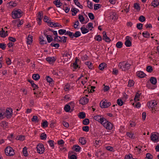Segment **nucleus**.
I'll use <instances>...</instances> for the list:
<instances>
[{"instance_id":"1","label":"nucleus","mask_w":159,"mask_h":159,"mask_svg":"<svg viewBox=\"0 0 159 159\" xmlns=\"http://www.w3.org/2000/svg\"><path fill=\"white\" fill-rule=\"evenodd\" d=\"M131 65L126 61L121 62L119 63L118 67L122 71H126L130 68Z\"/></svg>"},{"instance_id":"2","label":"nucleus","mask_w":159,"mask_h":159,"mask_svg":"<svg viewBox=\"0 0 159 159\" xmlns=\"http://www.w3.org/2000/svg\"><path fill=\"white\" fill-rule=\"evenodd\" d=\"M71 51L69 49L65 51L62 54L63 59L65 61H67L70 60L71 57Z\"/></svg>"},{"instance_id":"3","label":"nucleus","mask_w":159,"mask_h":159,"mask_svg":"<svg viewBox=\"0 0 159 159\" xmlns=\"http://www.w3.org/2000/svg\"><path fill=\"white\" fill-rule=\"evenodd\" d=\"M102 125L105 129L109 130H111L114 127L113 124L106 119Z\"/></svg>"},{"instance_id":"4","label":"nucleus","mask_w":159,"mask_h":159,"mask_svg":"<svg viewBox=\"0 0 159 159\" xmlns=\"http://www.w3.org/2000/svg\"><path fill=\"white\" fill-rule=\"evenodd\" d=\"M65 35H69L70 38H73L74 37L77 38L80 36L81 35V33L80 31H76L75 33L70 32L69 31H67L65 34Z\"/></svg>"},{"instance_id":"5","label":"nucleus","mask_w":159,"mask_h":159,"mask_svg":"<svg viewBox=\"0 0 159 159\" xmlns=\"http://www.w3.org/2000/svg\"><path fill=\"white\" fill-rule=\"evenodd\" d=\"M150 138L151 140L154 143H157L159 142V133L157 132H153L152 133Z\"/></svg>"},{"instance_id":"6","label":"nucleus","mask_w":159,"mask_h":159,"mask_svg":"<svg viewBox=\"0 0 159 159\" xmlns=\"http://www.w3.org/2000/svg\"><path fill=\"white\" fill-rule=\"evenodd\" d=\"M157 105L156 102L154 101L149 102L148 103V106L149 108H151V111L152 113L155 112L156 111L155 107Z\"/></svg>"},{"instance_id":"7","label":"nucleus","mask_w":159,"mask_h":159,"mask_svg":"<svg viewBox=\"0 0 159 159\" xmlns=\"http://www.w3.org/2000/svg\"><path fill=\"white\" fill-rule=\"evenodd\" d=\"M36 148L37 153L40 154H43L45 151L44 146L41 143H39L37 145Z\"/></svg>"},{"instance_id":"8","label":"nucleus","mask_w":159,"mask_h":159,"mask_svg":"<svg viewBox=\"0 0 159 159\" xmlns=\"http://www.w3.org/2000/svg\"><path fill=\"white\" fill-rule=\"evenodd\" d=\"M6 154L7 156H12L15 154V152L12 148L7 147L5 150Z\"/></svg>"},{"instance_id":"9","label":"nucleus","mask_w":159,"mask_h":159,"mask_svg":"<svg viewBox=\"0 0 159 159\" xmlns=\"http://www.w3.org/2000/svg\"><path fill=\"white\" fill-rule=\"evenodd\" d=\"M93 119L102 124L106 119L103 116L101 115L95 116L93 117Z\"/></svg>"},{"instance_id":"10","label":"nucleus","mask_w":159,"mask_h":159,"mask_svg":"<svg viewBox=\"0 0 159 159\" xmlns=\"http://www.w3.org/2000/svg\"><path fill=\"white\" fill-rule=\"evenodd\" d=\"M111 105V102L106 100H102L100 102V106L102 108H107Z\"/></svg>"},{"instance_id":"11","label":"nucleus","mask_w":159,"mask_h":159,"mask_svg":"<svg viewBox=\"0 0 159 159\" xmlns=\"http://www.w3.org/2000/svg\"><path fill=\"white\" fill-rule=\"evenodd\" d=\"M67 37L65 36L62 37L56 36L54 38V40L55 41L57 40L58 42H61L63 43L66 42Z\"/></svg>"},{"instance_id":"12","label":"nucleus","mask_w":159,"mask_h":159,"mask_svg":"<svg viewBox=\"0 0 159 159\" xmlns=\"http://www.w3.org/2000/svg\"><path fill=\"white\" fill-rule=\"evenodd\" d=\"M12 17L14 18H16L19 17L20 16V10L18 9L14 10L12 12Z\"/></svg>"},{"instance_id":"13","label":"nucleus","mask_w":159,"mask_h":159,"mask_svg":"<svg viewBox=\"0 0 159 159\" xmlns=\"http://www.w3.org/2000/svg\"><path fill=\"white\" fill-rule=\"evenodd\" d=\"M131 38L129 36H127L126 37L125 45L127 47H129L131 46Z\"/></svg>"},{"instance_id":"14","label":"nucleus","mask_w":159,"mask_h":159,"mask_svg":"<svg viewBox=\"0 0 159 159\" xmlns=\"http://www.w3.org/2000/svg\"><path fill=\"white\" fill-rule=\"evenodd\" d=\"M17 5L16 2L13 1L8 2L7 4V6L9 9H11L16 6Z\"/></svg>"},{"instance_id":"15","label":"nucleus","mask_w":159,"mask_h":159,"mask_svg":"<svg viewBox=\"0 0 159 159\" xmlns=\"http://www.w3.org/2000/svg\"><path fill=\"white\" fill-rule=\"evenodd\" d=\"M87 97H82L80 100V103L82 105H85L89 101V100L87 98Z\"/></svg>"},{"instance_id":"16","label":"nucleus","mask_w":159,"mask_h":159,"mask_svg":"<svg viewBox=\"0 0 159 159\" xmlns=\"http://www.w3.org/2000/svg\"><path fill=\"white\" fill-rule=\"evenodd\" d=\"M4 114V117L6 116L7 118H10L12 114V110L11 108L7 109Z\"/></svg>"},{"instance_id":"17","label":"nucleus","mask_w":159,"mask_h":159,"mask_svg":"<svg viewBox=\"0 0 159 159\" xmlns=\"http://www.w3.org/2000/svg\"><path fill=\"white\" fill-rule=\"evenodd\" d=\"M39 43L41 45H44L47 43L46 40L45 39V38L42 35H41L39 36Z\"/></svg>"},{"instance_id":"18","label":"nucleus","mask_w":159,"mask_h":159,"mask_svg":"<svg viewBox=\"0 0 159 159\" xmlns=\"http://www.w3.org/2000/svg\"><path fill=\"white\" fill-rule=\"evenodd\" d=\"M8 35L7 30H6L3 28L0 31V36L2 38H5Z\"/></svg>"},{"instance_id":"19","label":"nucleus","mask_w":159,"mask_h":159,"mask_svg":"<svg viewBox=\"0 0 159 159\" xmlns=\"http://www.w3.org/2000/svg\"><path fill=\"white\" fill-rule=\"evenodd\" d=\"M141 94L139 93H136L134 98L133 100V102H134L135 103L139 101L140 99Z\"/></svg>"},{"instance_id":"20","label":"nucleus","mask_w":159,"mask_h":159,"mask_svg":"<svg viewBox=\"0 0 159 159\" xmlns=\"http://www.w3.org/2000/svg\"><path fill=\"white\" fill-rule=\"evenodd\" d=\"M136 75L139 78H142L144 77L146 75L143 72L141 71H139L136 73Z\"/></svg>"},{"instance_id":"21","label":"nucleus","mask_w":159,"mask_h":159,"mask_svg":"<svg viewBox=\"0 0 159 159\" xmlns=\"http://www.w3.org/2000/svg\"><path fill=\"white\" fill-rule=\"evenodd\" d=\"M106 34V32L105 31H103V39L106 42H110L111 41V39L109 37L107 36Z\"/></svg>"},{"instance_id":"22","label":"nucleus","mask_w":159,"mask_h":159,"mask_svg":"<svg viewBox=\"0 0 159 159\" xmlns=\"http://www.w3.org/2000/svg\"><path fill=\"white\" fill-rule=\"evenodd\" d=\"M56 59L55 58L53 57H48L46 58V60L50 64H52L55 62Z\"/></svg>"},{"instance_id":"23","label":"nucleus","mask_w":159,"mask_h":159,"mask_svg":"<svg viewBox=\"0 0 159 159\" xmlns=\"http://www.w3.org/2000/svg\"><path fill=\"white\" fill-rule=\"evenodd\" d=\"M33 42V36L29 34L28 35V37L27 39V45L31 44Z\"/></svg>"},{"instance_id":"24","label":"nucleus","mask_w":159,"mask_h":159,"mask_svg":"<svg viewBox=\"0 0 159 159\" xmlns=\"http://www.w3.org/2000/svg\"><path fill=\"white\" fill-rule=\"evenodd\" d=\"M127 136L131 139H134L135 138V135L134 133L131 132H127L126 133Z\"/></svg>"},{"instance_id":"25","label":"nucleus","mask_w":159,"mask_h":159,"mask_svg":"<svg viewBox=\"0 0 159 159\" xmlns=\"http://www.w3.org/2000/svg\"><path fill=\"white\" fill-rule=\"evenodd\" d=\"M130 102L131 104L135 107L137 108H139L141 107V104L139 102H137L135 103L133 102V100H130Z\"/></svg>"},{"instance_id":"26","label":"nucleus","mask_w":159,"mask_h":159,"mask_svg":"<svg viewBox=\"0 0 159 159\" xmlns=\"http://www.w3.org/2000/svg\"><path fill=\"white\" fill-rule=\"evenodd\" d=\"M81 79L82 80L81 81L82 84L84 85V84L87 82V78L86 77H84L83 75H81V76L79 78V79Z\"/></svg>"},{"instance_id":"27","label":"nucleus","mask_w":159,"mask_h":159,"mask_svg":"<svg viewBox=\"0 0 159 159\" xmlns=\"http://www.w3.org/2000/svg\"><path fill=\"white\" fill-rule=\"evenodd\" d=\"M48 25L50 27H55L59 26V24L57 23H54L53 22H51L49 21L48 23Z\"/></svg>"},{"instance_id":"28","label":"nucleus","mask_w":159,"mask_h":159,"mask_svg":"<svg viewBox=\"0 0 159 159\" xmlns=\"http://www.w3.org/2000/svg\"><path fill=\"white\" fill-rule=\"evenodd\" d=\"M85 64L87 66L89 69L92 70L93 69V65L91 62L87 61L85 62Z\"/></svg>"},{"instance_id":"29","label":"nucleus","mask_w":159,"mask_h":159,"mask_svg":"<svg viewBox=\"0 0 159 159\" xmlns=\"http://www.w3.org/2000/svg\"><path fill=\"white\" fill-rule=\"evenodd\" d=\"M159 5V0H153L152 2V6L156 7Z\"/></svg>"},{"instance_id":"30","label":"nucleus","mask_w":159,"mask_h":159,"mask_svg":"<svg viewBox=\"0 0 159 159\" xmlns=\"http://www.w3.org/2000/svg\"><path fill=\"white\" fill-rule=\"evenodd\" d=\"M80 30L81 31L82 33L83 34H85L89 32V30L87 29V28H86L85 27H81L80 28Z\"/></svg>"},{"instance_id":"31","label":"nucleus","mask_w":159,"mask_h":159,"mask_svg":"<svg viewBox=\"0 0 159 159\" xmlns=\"http://www.w3.org/2000/svg\"><path fill=\"white\" fill-rule=\"evenodd\" d=\"M71 11L72 12V16H75L79 10L75 8L72 7L71 9Z\"/></svg>"},{"instance_id":"32","label":"nucleus","mask_w":159,"mask_h":159,"mask_svg":"<svg viewBox=\"0 0 159 159\" xmlns=\"http://www.w3.org/2000/svg\"><path fill=\"white\" fill-rule=\"evenodd\" d=\"M79 25L80 23L79 22L78 20H76L75 21L74 24L73 26L75 29L78 30L79 28Z\"/></svg>"},{"instance_id":"33","label":"nucleus","mask_w":159,"mask_h":159,"mask_svg":"<svg viewBox=\"0 0 159 159\" xmlns=\"http://www.w3.org/2000/svg\"><path fill=\"white\" fill-rule=\"evenodd\" d=\"M73 149L75 151L79 152L80 150L81 147L78 145H74L73 146Z\"/></svg>"},{"instance_id":"34","label":"nucleus","mask_w":159,"mask_h":159,"mask_svg":"<svg viewBox=\"0 0 159 159\" xmlns=\"http://www.w3.org/2000/svg\"><path fill=\"white\" fill-rule=\"evenodd\" d=\"M150 80L151 83L153 84H156L157 83V80L154 77H151Z\"/></svg>"},{"instance_id":"35","label":"nucleus","mask_w":159,"mask_h":159,"mask_svg":"<svg viewBox=\"0 0 159 159\" xmlns=\"http://www.w3.org/2000/svg\"><path fill=\"white\" fill-rule=\"evenodd\" d=\"M23 154L25 157H27L28 155V153L27 151V149L26 147H25L23 148Z\"/></svg>"},{"instance_id":"36","label":"nucleus","mask_w":159,"mask_h":159,"mask_svg":"<svg viewBox=\"0 0 159 159\" xmlns=\"http://www.w3.org/2000/svg\"><path fill=\"white\" fill-rule=\"evenodd\" d=\"M94 39L97 41L99 42L102 40V38L100 35H96L95 36Z\"/></svg>"},{"instance_id":"37","label":"nucleus","mask_w":159,"mask_h":159,"mask_svg":"<svg viewBox=\"0 0 159 159\" xmlns=\"http://www.w3.org/2000/svg\"><path fill=\"white\" fill-rule=\"evenodd\" d=\"M79 141L82 145H84L86 143L85 138L84 137H80V138Z\"/></svg>"},{"instance_id":"38","label":"nucleus","mask_w":159,"mask_h":159,"mask_svg":"<svg viewBox=\"0 0 159 159\" xmlns=\"http://www.w3.org/2000/svg\"><path fill=\"white\" fill-rule=\"evenodd\" d=\"M32 78L35 80H38L40 78V76L38 74H34L32 75Z\"/></svg>"},{"instance_id":"39","label":"nucleus","mask_w":159,"mask_h":159,"mask_svg":"<svg viewBox=\"0 0 159 159\" xmlns=\"http://www.w3.org/2000/svg\"><path fill=\"white\" fill-rule=\"evenodd\" d=\"M54 3L57 7H60L62 5V3L60 2V0L55 1L54 2Z\"/></svg>"},{"instance_id":"40","label":"nucleus","mask_w":159,"mask_h":159,"mask_svg":"<svg viewBox=\"0 0 159 159\" xmlns=\"http://www.w3.org/2000/svg\"><path fill=\"white\" fill-rule=\"evenodd\" d=\"M87 27L88 28L89 30H92L93 29V24L92 23H89L88 24Z\"/></svg>"},{"instance_id":"41","label":"nucleus","mask_w":159,"mask_h":159,"mask_svg":"<svg viewBox=\"0 0 159 159\" xmlns=\"http://www.w3.org/2000/svg\"><path fill=\"white\" fill-rule=\"evenodd\" d=\"M78 116L80 119H84L85 117V114L84 112H80Z\"/></svg>"},{"instance_id":"42","label":"nucleus","mask_w":159,"mask_h":159,"mask_svg":"<svg viewBox=\"0 0 159 159\" xmlns=\"http://www.w3.org/2000/svg\"><path fill=\"white\" fill-rule=\"evenodd\" d=\"M42 123H41V126L43 128H45L48 126V122L47 121L42 120Z\"/></svg>"},{"instance_id":"43","label":"nucleus","mask_w":159,"mask_h":159,"mask_svg":"<svg viewBox=\"0 0 159 159\" xmlns=\"http://www.w3.org/2000/svg\"><path fill=\"white\" fill-rule=\"evenodd\" d=\"M50 45L51 47H54L55 48H58L59 47V44L58 43H54L53 42Z\"/></svg>"},{"instance_id":"44","label":"nucleus","mask_w":159,"mask_h":159,"mask_svg":"<svg viewBox=\"0 0 159 159\" xmlns=\"http://www.w3.org/2000/svg\"><path fill=\"white\" fill-rule=\"evenodd\" d=\"M43 12L42 11L39 12L38 13L37 17L36 19H41L42 20L43 18Z\"/></svg>"},{"instance_id":"45","label":"nucleus","mask_w":159,"mask_h":159,"mask_svg":"<svg viewBox=\"0 0 159 159\" xmlns=\"http://www.w3.org/2000/svg\"><path fill=\"white\" fill-rule=\"evenodd\" d=\"M134 8L137 10V11H139L140 10V7L139 4L137 3H135L134 4Z\"/></svg>"},{"instance_id":"46","label":"nucleus","mask_w":159,"mask_h":159,"mask_svg":"<svg viewBox=\"0 0 159 159\" xmlns=\"http://www.w3.org/2000/svg\"><path fill=\"white\" fill-rule=\"evenodd\" d=\"M71 89L70 85L69 84H67L66 85L64 88V89L66 91H67Z\"/></svg>"},{"instance_id":"47","label":"nucleus","mask_w":159,"mask_h":159,"mask_svg":"<svg viewBox=\"0 0 159 159\" xmlns=\"http://www.w3.org/2000/svg\"><path fill=\"white\" fill-rule=\"evenodd\" d=\"M79 19L80 21L82 24H84V19L83 16L81 15H79Z\"/></svg>"},{"instance_id":"48","label":"nucleus","mask_w":159,"mask_h":159,"mask_svg":"<svg viewBox=\"0 0 159 159\" xmlns=\"http://www.w3.org/2000/svg\"><path fill=\"white\" fill-rule=\"evenodd\" d=\"M106 66V64L104 63H101L99 66V68L101 70H103Z\"/></svg>"},{"instance_id":"49","label":"nucleus","mask_w":159,"mask_h":159,"mask_svg":"<svg viewBox=\"0 0 159 159\" xmlns=\"http://www.w3.org/2000/svg\"><path fill=\"white\" fill-rule=\"evenodd\" d=\"M67 31L65 29H60L58 30L59 34L60 35H63L66 33Z\"/></svg>"},{"instance_id":"50","label":"nucleus","mask_w":159,"mask_h":159,"mask_svg":"<svg viewBox=\"0 0 159 159\" xmlns=\"http://www.w3.org/2000/svg\"><path fill=\"white\" fill-rule=\"evenodd\" d=\"M64 109L66 112H69L70 109V106L68 104L66 105L65 106Z\"/></svg>"},{"instance_id":"51","label":"nucleus","mask_w":159,"mask_h":159,"mask_svg":"<svg viewBox=\"0 0 159 159\" xmlns=\"http://www.w3.org/2000/svg\"><path fill=\"white\" fill-rule=\"evenodd\" d=\"M32 121L35 123L38 122H39V119L38 117L36 116H33L32 119Z\"/></svg>"},{"instance_id":"52","label":"nucleus","mask_w":159,"mask_h":159,"mask_svg":"<svg viewBox=\"0 0 159 159\" xmlns=\"http://www.w3.org/2000/svg\"><path fill=\"white\" fill-rule=\"evenodd\" d=\"M143 36L145 38H148L149 37L150 34L147 31H145L142 34Z\"/></svg>"},{"instance_id":"53","label":"nucleus","mask_w":159,"mask_h":159,"mask_svg":"<svg viewBox=\"0 0 159 159\" xmlns=\"http://www.w3.org/2000/svg\"><path fill=\"white\" fill-rule=\"evenodd\" d=\"M101 7V5L100 4H96L94 5V9L95 10H97L100 8Z\"/></svg>"},{"instance_id":"54","label":"nucleus","mask_w":159,"mask_h":159,"mask_svg":"<svg viewBox=\"0 0 159 159\" xmlns=\"http://www.w3.org/2000/svg\"><path fill=\"white\" fill-rule=\"evenodd\" d=\"M123 43L120 41L116 43V47L119 48H121L122 47Z\"/></svg>"},{"instance_id":"55","label":"nucleus","mask_w":159,"mask_h":159,"mask_svg":"<svg viewBox=\"0 0 159 159\" xmlns=\"http://www.w3.org/2000/svg\"><path fill=\"white\" fill-rule=\"evenodd\" d=\"M46 38L48 43H50L52 40V36L50 35H47Z\"/></svg>"},{"instance_id":"56","label":"nucleus","mask_w":159,"mask_h":159,"mask_svg":"<svg viewBox=\"0 0 159 159\" xmlns=\"http://www.w3.org/2000/svg\"><path fill=\"white\" fill-rule=\"evenodd\" d=\"M125 159H137V158H134L130 154H129L128 155H126L125 157Z\"/></svg>"},{"instance_id":"57","label":"nucleus","mask_w":159,"mask_h":159,"mask_svg":"<svg viewBox=\"0 0 159 159\" xmlns=\"http://www.w3.org/2000/svg\"><path fill=\"white\" fill-rule=\"evenodd\" d=\"M79 60L76 59L75 62L73 64L72 66L75 69H76L79 66L77 64V61Z\"/></svg>"},{"instance_id":"58","label":"nucleus","mask_w":159,"mask_h":159,"mask_svg":"<svg viewBox=\"0 0 159 159\" xmlns=\"http://www.w3.org/2000/svg\"><path fill=\"white\" fill-rule=\"evenodd\" d=\"M139 20L140 21L143 22L145 21V18L144 16L142 15L139 17Z\"/></svg>"},{"instance_id":"59","label":"nucleus","mask_w":159,"mask_h":159,"mask_svg":"<svg viewBox=\"0 0 159 159\" xmlns=\"http://www.w3.org/2000/svg\"><path fill=\"white\" fill-rule=\"evenodd\" d=\"M134 81L131 80H130L129 81L128 86L129 87H131L134 86Z\"/></svg>"},{"instance_id":"60","label":"nucleus","mask_w":159,"mask_h":159,"mask_svg":"<svg viewBox=\"0 0 159 159\" xmlns=\"http://www.w3.org/2000/svg\"><path fill=\"white\" fill-rule=\"evenodd\" d=\"M40 137L41 139L42 140H44L46 139L47 135L44 133H43L41 134Z\"/></svg>"},{"instance_id":"61","label":"nucleus","mask_w":159,"mask_h":159,"mask_svg":"<svg viewBox=\"0 0 159 159\" xmlns=\"http://www.w3.org/2000/svg\"><path fill=\"white\" fill-rule=\"evenodd\" d=\"M83 123L84 125H88L89 123V119L86 118L84 119L83 121Z\"/></svg>"},{"instance_id":"62","label":"nucleus","mask_w":159,"mask_h":159,"mask_svg":"<svg viewBox=\"0 0 159 159\" xmlns=\"http://www.w3.org/2000/svg\"><path fill=\"white\" fill-rule=\"evenodd\" d=\"M48 143L50 146L51 147L53 148L54 147L53 141L52 140H49L48 141Z\"/></svg>"},{"instance_id":"63","label":"nucleus","mask_w":159,"mask_h":159,"mask_svg":"<svg viewBox=\"0 0 159 159\" xmlns=\"http://www.w3.org/2000/svg\"><path fill=\"white\" fill-rule=\"evenodd\" d=\"M146 70L148 72H151L153 70L152 67L150 66H148L147 67Z\"/></svg>"},{"instance_id":"64","label":"nucleus","mask_w":159,"mask_h":159,"mask_svg":"<svg viewBox=\"0 0 159 159\" xmlns=\"http://www.w3.org/2000/svg\"><path fill=\"white\" fill-rule=\"evenodd\" d=\"M152 156L150 153H148L146 154V159H152Z\"/></svg>"}]
</instances>
